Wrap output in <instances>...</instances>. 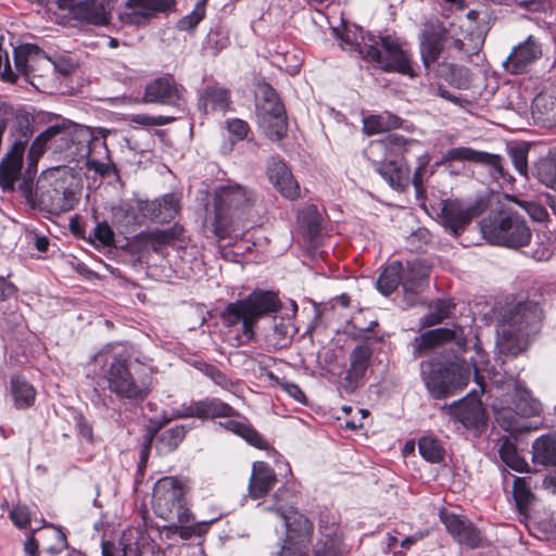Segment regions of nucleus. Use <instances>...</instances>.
<instances>
[{
  "label": "nucleus",
  "mask_w": 556,
  "mask_h": 556,
  "mask_svg": "<svg viewBox=\"0 0 556 556\" xmlns=\"http://www.w3.org/2000/svg\"><path fill=\"white\" fill-rule=\"evenodd\" d=\"M368 156L380 176L396 190H404L412 182L419 191L424 179L433 174H427L430 156L422 144L396 134L371 142Z\"/></svg>",
  "instance_id": "f257e3e1"
},
{
  "label": "nucleus",
  "mask_w": 556,
  "mask_h": 556,
  "mask_svg": "<svg viewBox=\"0 0 556 556\" xmlns=\"http://www.w3.org/2000/svg\"><path fill=\"white\" fill-rule=\"evenodd\" d=\"M541 321L542 309L533 301L509 306L496 326V344L500 352L510 356L525 352L530 338L539 331Z\"/></svg>",
  "instance_id": "f03ea898"
},
{
  "label": "nucleus",
  "mask_w": 556,
  "mask_h": 556,
  "mask_svg": "<svg viewBox=\"0 0 556 556\" xmlns=\"http://www.w3.org/2000/svg\"><path fill=\"white\" fill-rule=\"evenodd\" d=\"M255 202V192L243 185L230 182L218 187L214 192L211 231L219 240L230 237L235 231V224L251 211Z\"/></svg>",
  "instance_id": "7ed1b4c3"
},
{
  "label": "nucleus",
  "mask_w": 556,
  "mask_h": 556,
  "mask_svg": "<svg viewBox=\"0 0 556 556\" xmlns=\"http://www.w3.org/2000/svg\"><path fill=\"white\" fill-rule=\"evenodd\" d=\"M281 303L276 293L270 291H254L245 299L229 303L222 313L225 326L233 327L242 324V333L249 340L254 338V326L266 315L280 309Z\"/></svg>",
  "instance_id": "20e7f679"
},
{
  "label": "nucleus",
  "mask_w": 556,
  "mask_h": 556,
  "mask_svg": "<svg viewBox=\"0 0 556 556\" xmlns=\"http://www.w3.org/2000/svg\"><path fill=\"white\" fill-rule=\"evenodd\" d=\"M421 374L427 390L434 399H445L462 391L471 375L465 361L441 363L432 359L421 364Z\"/></svg>",
  "instance_id": "39448f33"
},
{
  "label": "nucleus",
  "mask_w": 556,
  "mask_h": 556,
  "mask_svg": "<svg viewBox=\"0 0 556 556\" xmlns=\"http://www.w3.org/2000/svg\"><path fill=\"white\" fill-rule=\"evenodd\" d=\"M483 237L493 244L518 249L531 241V230L525 218L511 210H502L481 223Z\"/></svg>",
  "instance_id": "423d86ee"
},
{
  "label": "nucleus",
  "mask_w": 556,
  "mask_h": 556,
  "mask_svg": "<svg viewBox=\"0 0 556 556\" xmlns=\"http://www.w3.org/2000/svg\"><path fill=\"white\" fill-rule=\"evenodd\" d=\"M282 494L275 495V504L267 510L275 513L286 528L287 539L279 551V556H306L304 548L311 543L313 534L312 522L292 506L281 501Z\"/></svg>",
  "instance_id": "0eeeda50"
},
{
  "label": "nucleus",
  "mask_w": 556,
  "mask_h": 556,
  "mask_svg": "<svg viewBox=\"0 0 556 556\" xmlns=\"http://www.w3.org/2000/svg\"><path fill=\"white\" fill-rule=\"evenodd\" d=\"M186 485L176 477H163L153 488L152 505L157 517L164 520L177 519L178 523H189L193 518L186 506Z\"/></svg>",
  "instance_id": "6e6552de"
},
{
  "label": "nucleus",
  "mask_w": 556,
  "mask_h": 556,
  "mask_svg": "<svg viewBox=\"0 0 556 556\" xmlns=\"http://www.w3.org/2000/svg\"><path fill=\"white\" fill-rule=\"evenodd\" d=\"M365 46L363 51L366 54V60L376 63L384 72L415 76L407 53L395 39L389 36H368V42Z\"/></svg>",
  "instance_id": "1a4fd4ad"
},
{
  "label": "nucleus",
  "mask_w": 556,
  "mask_h": 556,
  "mask_svg": "<svg viewBox=\"0 0 556 556\" xmlns=\"http://www.w3.org/2000/svg\"><path fill=\"white\" fill-rule=\"evenodd\" d=\"M108 387L121 399L143 400L150 393L152 379L150 376L135 378L126 359L114 357L105 372Z\"/></svg>",
  "instance_id": "9d476101"
},
{
  "label": "nucleus",
  "mask_w": 556,
  "mask_h": 556,
  "mask_svg": "<svg viewBox=\"0 0 556 556\" xmlns=\"http://www.w3.org/2000/svg\"><path fill=\"white\" fill-rule=\"evenodd\" d=\"M31 134L28 123L23 121L11 134L12 144L0 161V187L4 191L14 190L15 182L21 178L23 157Z\"/></svg>",
  "instance_id": "9b49d317"
},
{
  "label": "nucleus",
  "mask_w": 556,
  "mask_h": 556,
  "mask_svg": "<svg viewBox=\"0 0 556 556\" xmlns=\"http://www.w3.org/2000/svg\"><path fill=\"white\" fill-rule=\"evenodd\" d=\"M481 212L482 207L478 202L468 204L457 199H447L441 202L439 218L445 229L453 236H458Z\"/></svg>",
  "instance_id": "f8f14e48"
},
{
  "label": "nucleus",
  "mask_w": 556,
  "mask_h": 556,
  "mask_svg": "<svg viewBox=\"0 0 556 556\" xmlns=\"http://www.w3.org/2000/svg\"><path fill=\"white\" fill-rule=\"evenodd\" d=\"M58 127V140L63 144V151L71 160H79L89 156L90 144L93 140V134L89 127L74 123H63L55 125Z\"/></svg>",
  "instance_id": "ddd939ff"
},
{
  "label": "nucleus",
  "mask_w": 556,
  "mask_h": 556,
  "mask_svg": "<svg viewBox=\"0 0 556 556\" xmlns=\"http://www.w3.org/2000/svg\"><path fill=\"white\" fill-rule=\"evenodd\" d=\"M61 10L68 11L74 20L103 26L110 21L108 0H58Z\"/></svg>",
  "instance_id": "4468645a"
},
{
  "label": "nucleus",
  "mask_w": 556,
  "mask_h": 556,
  "mask_svg": "<svg viewBox=\"0 0 556 556\" xmlns=\"http://www.w3.org/2000/svg\"><path fill=\"white\" fill-rule=\"evenodd\" d=\"M452 162H471L481 164L489 167L492 170V175H496L501 178H504L505 176L502 157L498 154L478 151L469 147H457L447 150L435 165H446Z\"/></svg>",
  "instance_id": "2eb2a0df"
},
{
  "label": "nucleus",
  "mask_w": 556,
  "mask_h": 556,
  "mask_svg": "<svg viewBox=\"0 0 556 556\" xmlns=\"http://www.w3.org/2000/svg\"><path fill=\"white\" fill-rule=\"evenodd\" d=\"M257 122L270 140H281L288 131L285 108L280 101L256 104Z\"/></svg>",
  "instance_id": "dca6fc26"
},
{
  "label": "nucleus",
  "mask_w": 556,
  "mask_h": 556,
  "mask_svg": "<svg viewBox=\"0 0 556 556\" xmlns=\"http://www.w3.org/2000/svg\"><path fill=\"white\" fill-rule=\"evenodd\" d=\"M440 519L447 532L459 545H465L469 548H478L484 545L485 540L481 531L468 519L443 510L440 511Z\"/></svg>",
  "instance_id": "f3484780"
},
{
  "label": "nucleus",
  "mask_w": 556,
  "mask_h": 556,
  "mask_svg": "<svg viewBox=\"0 0 556 556\" xmlns=\"http://www.w3.org/2000/svg\"><path fill=\"white\" fill-rule=\"evenodd\" d=\"M175 4V0H128L123 18L128 24L142 25L155 14L173 11Z\"/></svg>",
  "instance_id": "a211bd4d"
},
{
  "label": "nucleus",
  "mask_w": 556,
  "mask_h": 556,
  "mask_svg": "<svg viewBox=\"0 0 556 556\" xmlns=\"http://www.w3.org/2000/svg\"><path fill=\"white\" fill-rule=\"evenodd\" d=\"M541 56L542 47L540 42L533 36H529L523 42L513 49L503 62V66L510 74H522Z\"/></svg>",
  "instance_id": "6ab92c4d"
},
{
  "label": "nucleus",
  "mask_w": 556,
  "mask_h": 556,
  "mask_svg": "<svg viewBox=\"0 0 556 556\" xmlns=\"http://www.w3.org/2000/svg\"><path fill=\"white\" fill-rule=\"evenodd\" d=\"M372 355L371 346L364 342L356 345L350 355V367L343 379L342 388L346 393H353L364 380Z\"/></svg>",
  "instance_id": "aec40b11"
},
{
  "label": "nucleus",
  "mask_w": 556,
  "mask_h": 556,
  "mask_svg": "<svg viewBox=\"0 0 556 556\" xmlns=\"http://www.w3.org/2000/svg\"><path fill=\"white\" fill-rule=\"evenodd\" d=\"M182 92L184 88L177 85L172 77H160L146 86L143 101L178 106Z\"/></svg>",
  "instance_id": "412c9836"
},
{
  "label": "nucleus",
  "mask_w": 556,
  "mask_h": 556,
  "mask_svg": "<svg viewBox=\"0 0 556 556\" xmlns=\"http://www.w3.org/2000/svg\"><path fill=\"white\" fill-rule=\"evenodd\" d=\"M16 72L30 81L36 76L41 64L49 66L50 59L36 45L26 43L18 46L13 51Z\"/></svg>",
  "instance_id": "4be33fe9"
},
{
  "label": "nucleus",
  "mask_w": 556,
  "mask_h": 556,
  "mask_svg": "<svg viewBox=\"0 0 556 556\" xmlns=\"http://www.w3.org/2000/svg\"><path fill=\"white\" fill-rule=\"evenodd\" d=\"M139 210L144 217L152 222L164 224L176 217L180 211V203L175 194L167 193L154 201L141 202Z\"/></svg>",
  "instance_id": "5701e85b"
},
{
  "label": "nucleus",
  "mask_w": 556,
  "mask_h": 556,
  "mask_svg": "<svg viewBox=\"0 0 556 556\" xmlns=\"http://www.w3.org/2000/svg\"><path fill=\"white\" fill-rule=\"evenodd\" d=\"M446 415L460 421L465 427L479 426L484 422L482 404L477 399H464L441 408Z\"/></svg>",
  "instance_id": "b1692460"
},
{
  "label": "nucleus",
  "mask_w": 556,
  "mask_h": 556,
  "mask_svg": "<svg viewBox=\"0 0 556 556\" xmlns=\"http://www.w3.org/2000/svg\"><path fill=\"white\" fill-rule=\"evenodd\" d=\"M447 30L441 24L430 25L422 35L420 43L421 60L426 68L435 63L443 50Z\"/></svg>",
  "instance_id": "393cba45"
},
{
  "label": "nucleus",
  "mask_w": 556,
  "mask_h": 556,
  "mask_svg": "<svg viewBox=\"0 0 556 556\" xmlns=\"http://www.w3.org/2000/svg\"><path fill=\"white\" fill-rule=\"evenodd\" d=\"M58 127L52 125L41 132L30 144L27 154V167L26 174L28 176L35 175L37 172V163L40 156L43 154L47 146L54 149V151H63V144L59 143L58 140Z\"/></svg>",
  "instance_id": "a878e982"
},
{
  "label": "nucleus",
  "mask_w": 556,
  "mask_h": 556,
  "mask_svg": "<svg viewBox=\"0 0 556 556\" xmlns=\"http://www.w3.org/2000/svg\"><path fill=\"white\" fill-rule=\"evenodd\" d=\"M235 409L218 399H205L191 403L184 407L179 417L217 418L231 417Z\"/></svg>",
  "instance_id": "bb28decb"
},
{
  "label": "nucleus",
  "mask_w": 556,
  "mask_h": 556,
  "mask_svg": "<svg viewBox=\"0 0 556 556\" xmlns=\"http://www.w3.org/2000/svg\"><path fill=\"white\" fill-rule=\"evenodd\" d=\"M268 177L285 198L295 199L299 195L300 187L285 163L273 161L268 167Z\"/></svg>",
  "instance_id": "cd10ccee"
},
{
  "label": "nucleus",
  "mask_w": 556,
  "mask_h": 556,
  "mask_svg": "<svg viewBox=\"0 0 556 556\" xmlns=\"http://www.w3.org/2000/svg\"><path fill=\"white\" fill-rule=\"evenodd\" d=\"M276 482L274 470L263 462L253 464L252 475L249 483V493L252 498L265 496Z\"/></svg>",
  "instance_id": "c85d7f7f"
},
{
  "label": "nucleus",
  "mask_w": 556,
  "mask_h": 556,
  "mask_svg": "<svg viewBox=\"0 0 556 556\" xmlns=\"http://www.w3.org/2000/svg\"><path fill=\"white\" fill-rule=\"evenodd\" d=\"M295 333L290 318H275L273 326L265 334L267 345L274 350L287 348Z\"/></svg>",
  "instance_id": "c756f323"
},
{
  "label": "nucleus",
  "mask_w": 556,
  "mask_h": 556,
  "mask_svg": "<svg viewBox=\"0 0 556 556\" xmlns=\"http://www.w3.org/2000/svg\"><path fill=\"white\" fill-rule=\"evenodd\" d=\"M184 231L182 226L175 224L168 229H155L142 232L140 236L143 244L150 247L155 252H160L163 248L180 240Z\"/></svg>",
  "instance_id": "7c9ffc66"
},
{
  "label": "nucleus",
  "mask_w": 556,
  "mask_h": 556,
  "mask_svg": "<svg viewBox=\"0 0 556 556\" xmlns=\"http://www.w3.org/2000/svg\"><path fill=\"white\" fill-rule=\"evenodd\" d=\"M457 337V329L438 328L426 331L420 337L415 339V353L420 356L426 351L451 341Z\"/></svg>",
  "instance_id": "2f4dec72"
},
{
  "label": "nucleus",
  "mask_w": 556,
  "mask_h": 556,
  "mask_svg": "<svg viewBox=\"0 0 556 556\" xmlns=\"http://www.w3.org/2000/svg\"><path fill=\"white\" fill-rule=\"evenodd\" d=\"M532 460L545 467L556 466V437L542 435L532 444Z\"/></svg>",
  "instance_id": "473e14b6"
},
{
  "label": "nucleus",
  "mask_w": 556,
  "mask_h": 556,
  "mask_svg": "<svg viewBox=\"0 0 556 556\" xmlns=\"http://www.w3.org/2000/svg\"><path fill=\"white\" fill-rule=\"evenodd\" d=\"M11 394L14 405L18 409L30 407L36 397L34 387L21 376H13L11 379Z\"/></svg>",
  "instance_id": "72a5a7b5"
},
{
  "label": "nucleus",
  "mask_w": 556,
  "mask_h": 556,
  "mask_svg": "<svg viewBox=\"0 0 556 556\" xmlns=\"http://www.w3.org/2000/svg\"><path fill=\"white\" fill-rule=\"evenodd\" d=\"M402 119L390 113L370 115L363 119L364 131L371 136L401 127Z\"/></svg>",
  "instance_id": "f704fd0d"
},
{
  "label": "nucleus",
  "mask_w": 556,
  "mask_h": 556,
  "mask_svg": "<svg viewBox=\"0 0 556 556\" xmlns=\"http://www.w3.org/2000/svg\"><path fill=\"white\" fill-rule=\"evenodd\" d=\"M496 421L498 425L510 433H521L529 431L532 427L529 422L511 408H502L496 413Z\"/></svg>",
  "instance_id": "c9c22d12"
},
{
  "label": "nucleus",
  "mask_w": 556,
  "mask_h": 556,
  "mask_svg": "<svg viewBox=\"0 0 556 556\" xmlns=\"http://www.w3.org/2000/svg\"><path fill=\"white\" fill-rule=\"evenodd\" d=\"M514 404L515 409L523 418L538 416L542 412L540 401L534 399L527 389L519 386L516 387Z\"/></svg>",
  "instance_id": "e433bc0d"
},
{
  "label": "nucleus",
  "mask_w": 556,
  "mask_h": 556,
  "mask_svg": "<svg viewBox=\"0 0 556 556\" xmlns=\"http://www.w3.org/2000/svg\"><path fill=\"white\" fill-rule=\"evenodd\" d=\"M186 433L187 428L182 425H177L163 431L157 438V453L162 455L175 451L185 439Z\"/></svg>",
  "instance_id": "4c0bfd02"
},
{
  "label": "nucleus",
  "mask_w": 556,
  "mask_h": 556,
  "mask_svg": "<svg viewBox=\"0 0 556 556\" xmlns=\"http://www.w3.org/2000/svg\"><path fill=\"white\" fill-rule=\"evenodd\" d=\"M402 264L400 262L391 263L383 273L379 276L377 281L378 290L384 294H391L400 283L403 285Z\"/></svg>",
  "instance_id": "58836bf2"
},
{
  "label": "nucleus",
  "mask_w": 556,
  "mask_h": 556,
  "mask_svg": "<svg viewBox=\"0 0 556 556\" xmlns=\"http://www.w3.org/2000/svg\"><path fill=\"white\" fill-rule=\"evenodd\" d=\"M533 176L543 185L548 188L555 189L556 187V160L551 153L541 157L533 168Z\"/></svg>",
  "instance_id": "ea45409f"
},
{
  "label": "nucleus",
  "mask_w": 556,
  "mask_h": 556,
  "mask_svg": "<svg viewBox=\"0 0 556 556\" xmlns=\"http://www.w3.org/2000/svg\"><path fill=\"white\" fill-rule=\"evenodd\" d=\"M42 202L48 205L50 212L63 213L72 210L74 205L73 193L66 189H52L42 194Z\"/></svg>",
  "instance_id": "a19ab883"
},
{
  "label": "nucleus",
  "mask_w": 556,
  "mask_h": 556,
  "mask_svg": "<svg viewBox=\"0 0 556 556\" xmlns=\"http://www.w3.org/2000/svg\"><path fill=\"white\" fill-rule=\"evenodd\" d=\"M427 275L428 268L421 262H407L406 271L403 274V289L414 292L421 287Z\"/></svg>",
  "instance_id": "79ce46f5"
},
{
  "label": "nucleus",
  "mask_w": 556,
  "mask_h": 556,
  "mask_svg": "<svg viewBox=\"0 0 556 556\" xmlns=\"http://www.w3.org/2000/svg\"><path fill=\"white\" fill-rule=\"evenodd\" d=\"M229 104V94L227 90L216 87H208L201 97V106L204 112L224 111Z\"/></svg>",
  "instance_id": "37998d69"
},
{
  "label": "nucleus",
  "mask_w": 556,
  "mask_h": 556,
  "mask_svg": "<svg viewBox=\"0 0 556 556\" xmlns=\"http://www.w3.org/2000/svg\"><path fill=\"white\" fill-rule=\"evenodd\" d=\"M42 543L46 545L47 552L56 556L67 548V540L65 534L58 528L48 527L41 534Z\"/></svg>",
  "instance_id": "c03bdc74"
},
{
  "label": "nucleus",
  "mask_w": 556,
  "mask_h": 556,
  "mask_svg": "<svg viewBox=\"0 0 556 556\" xmlns=\"http://www.w3.org/2000/svg\"><path fill=\"white\" fill-rule=\"evenodd\" d=\"M226 427L242 437L247 442H249L251 445L257 447V448H266V441L262 438V435L251 428L248 425L230 420L226 424Z\"/></svg>",
  "instance_id": "a18cd8bd"
},
{
  "label": "nucleus",
  "mask_w": 556,
  "mask_h": 556,
  "mask_svg": "<svg viewBox=\"0 0 556 556\" xmlns=\"http://www.w3.org/2000/svg\"><path fill=\"white\" fill-rule=\"evenodd\" d=\"M454 308V304L446 300H438L430 306V312L424 317L421 325L422 327H429L440 324L448 317L451 311Z\"/></svg>",
  "instance_id": "49530a36"
},
{
  "label": "nucleus",
  "mask_w": 556,
  "mask_h": 556,
  "mask_svg": "<svg viewBox=\"0 0 556 556\" xmlns=\"http://www.w3.org/2000/svg\"><path fill=\"white\" fill-rule=\"evenodd\" d=\"M513 494L520 513H523L533 500L530 485L525 478L515 477Z\"/></svg>",
  "instance_id": "de8ad7c7"
},
{
  "label": "nucleus",
  "mask_w": 556,
  "mask_h": 556,
  "mask_svg": "<svg viewBox=\"0 0 556 556\" xmlns=\"http://www.w3.org/2000/svg\"><path fill=\"white\" fill-rule=\"evenodd\" d=\"M418 448L420 455L430 463H439L443 459L444 450L439 441L433 438L425 437L420 439Z\"/></svg>",
  "instance_id": "09e8293b"
},
{
  "label": "nucleus",
  "mask_w": 556,
  "mask_h": 556,
  "mask_svg": "<svg viewBox=\"0 0 556 556\" xmlns=\"http://www.w3.org/2000/svg\"><path fill=\"white\" fill-rule=\"evenodd\" d=\"M333 31L337 34L338 38L341 39V46L345 50L356 51L363 59L366 60V54L363 51V48H365L366 43L368 42V36H371L370 34L366 36H361V40H358V36L355 31L346 30L342 35L339 34L337 29H333Z\"/></svg>",
  "instance_id": "8fccbe9b"
},
{
  "label": "nucleus",
  "mask_w": 556,
  "mask_h": 556,
  "mask_svg": "<svg viewBox=\"0 0 556 556\" xmlns=\"http://www.w3.org/2000/svg\"><path fill=\"white\" fill-rule=\"evenodd\" d=\"M325 541H320L323 547H317L316 553L321 556H339L341 553V539L337 528H331L327 533L321 532Z\"/></svg>",
  "instance_id": "3c124183"
},
{
  "label": "nucleus",
  "mask_w": 556,
  "mask_h": 556,
  "mask_svg": "<svg viewBox=\"0 0 556 556\" xmlns=\"http://www.w3.org/2000/svg\"><path fill=\"white\" fill-rule=\"evenodd\" d=\"M206 0L198 2L193 11L177 22V28L184 31L193 30L205 16Z\"/></svg>",
  "instance_id": "603ef678"
},
{
  "label": "nucleus",
  "mask_w": 556,
  "mask_h": 556,
  "mask_svg": "<svg viewBox=\"0 0 556 556\" xmlns=\"http://www.w3.org/2000/svg\"><path fill=\"white\" fill-rule=\"evenodd\" d=\"M500 456L502 460L516 471H525L529 465L518 456L515 447L510 443H504L500 448Z\"/></svg>",
  "instance_id": "864d4df0"
},
{
  "label": "nucleus",
  "mask_w": 556,
  "mask_h": 556,
  "mask_svg": "<svg viewBox=\"0 0 556 556\" xmlns=\"http://www.w3.org/2000/svg\"><path fill=\"white\" fill-rule=\"evenodd\" d=\"M528 153L529 146L526 143L518 144L509 149V156L516 170L525 177L528 175Z\"/></svg>",
  "instance_id": "5fc2aeb1"
},
{
  "label": "nucleus",
  "mask_w": 556,
  "mask_h": 556,
  "mask_svg": "<svg viewBox=\"0 0 556 556\" xmlns=\"http://www.w3.org/2000/svg\"><path fill=\"white\" fill-rule=\"evenodd\" d=\"M175 117L170 116H150L148 114H130L127 117L129 123H134L143 127L163 126L172 123Z\"/></svg>",
  "instance_id": "6e6d98bb"
},
{
  "label": "nucleus",
  "mask_w": 556,
  "mask_h": 556,
  "mask_svg": "<svg viewBox=\"0 0 556 556\" xmlns=\"http://www.w3.org/2000/svg\"><path fill=\"white\" fill-rule=\"evenodd\" d=\"M268 378L278 384L286 393H288L291 397H293L299 403H304L306 397L304 392L300 389V387L293 382L287 381L285 379H280L275 376L273 372L268 374Z\"/></svg>",
  "instance_id": "4d7b16f0"
},
{
  "label": "nucleus",
  "mask_w": 556,
  "mask_h": 556,
  "mask_svg": "<svg viewBox=\"0 0 556 556\" xmlns=\"http://www.w3.org/2000/svg\"><path fill=\"white\" fill-rule=\"evenodd\" d=\"M200 370L210 377L217 386L223 389H229L231 387L230 380L226 377L224 372H222L218 368L212 365L203 364L200 367Z\"/></svg>",
  "instance_id": "13d9d810"
},
{
  "label": "nucleus",
  "mask_w": 556,
  "mask_h": 556,
  "mask_svg": "<svg viewBox=\"0 0 556 556\" xmlns=\"http://www.w3.org/2000/svg\"><path fill=\"white\" fill-rule=\"evenodd\" d=\"M10 518L18 528H25L30 521V510L25 505H16L10 511Z\"/></svg>",
  "instance_id": "bf43d9fd"
},
{
  "label": "nucleus",
  "mask_w": 556,
  "mask_h": 556,
  "mask_svg": "<svg viewBox=\"0 0 556 556\" xmlns=\"http://www.w3.org/2000/svg\"><path fill=\"white\" fill-rule=\"evenodd\" d=\"M93 238L102 245H112L114 242V232L105 222L98 224L93 229Z\"/></svg>",
  "instance_id": "052dcab7"
},
{
  "label": "nucleus",
  "mask_w": 556,
  "mask_h": 556,
  "mask_svg": "<svg viewBox=\"0 0 556 556\" xmlns=\"http://www.w3.org/2000/svg\"><path fill=\"white\" fill-rule=\"evenodd\" d=\"M227 129L230 135L235 137V139L243 140L247 137L250 127L247 122L239 118H233L227 122Z\"/></svg>",
  "instance_id": "680f3d73"
},
{
  "label": "nucleus",
  "mask_w": 556,
  "mask_h": 556,
  "mask_svg": "<svg viewBox=\"0 0 556 556\" xmlns=\"http://www.w3.org/2000/svg\"><path fill=\"white\" fill-rule=\"evenodd\" d=\"M256 104L279 101L276 91L268 84H260L255 90Z\"/></svg>",
  "instance_id": "e2e57ef3"
},
{
  "label": "nucleus",
  "mask_w": 556,
  "mask_h": 556,
  "mask_svg": "<svg viewBox=\"0 0 556 556\" xmlns=\"http://www.w3.org/2000/svg\"><path fill=\"white\" fill-rule=\"evenodd\" d=\"M303 215H308L309 220L307 222V228L311 236H315L318 233L320 229V223H319V215L317 213V210L315 206L311 205L308 206L304 212Z\"/></svg>",
  "instance_id": "0e129e2a"
},
{
  "label": "nucleus",
  "mask_w": 556,
  "mask_h": 556,
  "mask_svg": "<svg viewBox=\"0 0 556 556\" xmlns=\"http://www.w3.org/2000/svg\"><path fill=\"white\" fill-rule=\"evenodd\" d=\"M170 521L172 523L165 527V529L175 534H178L184 540H187L192 536L193 530L190 527H186L187 523H178L177 519Z\"/></svg>",
  "instance_id": "69168bd1"
},
{
  "label": "nucleus",
  "mask_w": 556,
  "mask_h": 556,
  "mask_svg": "<svg viewBox=\"0 0 556 556\" xmlns=\"http://www.w3.org/2000/svg\"><path fill=\"white\" fill-rule=\"evenodd\" d=\"M86 166L89 170H93L101 176H108L111 172V165L97 160H87Z\"/></svg>",
  "instance_id": "338daca9"
},
{
  "label": "nucleus",
  "mask_w": 556,
  "mask_h": 556,
  "mask_svg": "<svg viewBox=\"0 0 556 556\" xmlns=\"http://www.w3.org/2000/svg\"><path fill=\"white\" fill-rule=\"evenodd\" d=\"M16 291L13 283L7 281L3 277H0V301L12 296Z\"/></svg>",
  "instance_id": "774afa93"
}]
</instances>
